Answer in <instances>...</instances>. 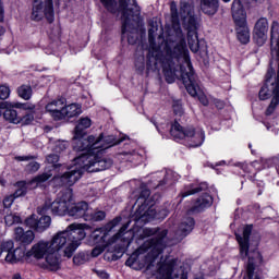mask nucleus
Returning <instances> with one entry per match:
<instances>
[{"instance_id": "1", "label": "nucleus", "mask_w": 279, "mask_h": 279, "mask_svg": "<svg viewBox=\"0 0 279 279\" xmlns=\"http://www.w3.org/2000/svg\"><path fill=\"white\" fill-rule=\"evenodd\" d=\"M156 32L158 26L153 25L148 29V53L146 61V73H162L168 84H173L175 80H182L189 95L197 97L203 106H208V98L202 94L197 75L193 71L191 57L186 48V41L181 39L173 49L169 43L163 48L156 45Z\"/></svg>"}, {"instance_id": "2", "label": "nucleus", "mask_w": 279, "mask_h": 279, "mask_svg": "<svg viewBox=\"0 0 279 279\" xmlns=\"http://www.w3.org/2000/svg\"><path fill=\"white\" fill-rule=\"evenodd\" d=\"M167 229L160 228H145L143 229V239L147 236H154L143 243L136 252L126 259L125 265L128 267H134L136 265V258H142L145 252H148L141 263V267H144L146 271L150 274H157L158 279H187L181 268H178V260L169 257H160L165 247H167Z\"/></svg>"}, {"instance_id": "3", "label": "nucleus", "mask_w": 279, "mask_h": 279, "mask_svg": "<svg viewBox=\"0 0 279 279\" xmlns=\"http://www.w3.org/2000/svg\"><path fill=\"white\" fill-rule=\"evenodd\" d=\"M84 239H86L84 225L72 223L65 230L57 232L50 241L40 240L35 243L28 254L37 260L45 258L41 264L43 269L58 271L61 253L66 258H71Z\"/></svg>"}, {"instance_id": "4", "label": "nucleus", "mask_w": 279, "mask_h": 279, "mask_svg": "<svg viewBox=\"0 0 279 279\" xmlns=\"http://www.w3.org/2000/svg\"><path fill=\"white\" fill-rule=\"evenodd\" d=\"M84 151L78 157L74 158V165L69 166L65 172L54 178V182L60 186H73L84 171L88 173H97V171H106L112 167V159L108 157H99V149L96 150H78Z\"/></svg>"}, {"instance_id": "5", "label": "nucleus", "mask_w": 279, "mask_h": 279, "mask_svg": "<svg viewBox=\"0 0 279 279\" xmlns=\"http://www.w3.org/2000/svg\"><path fill=\"white\" fill-rule=\"evenodd\" d=\"M271 57L270 66L266 73L265 84L259 89V99L265 101L271 99L266 114H274L279 104V23L272 22L270 31Z\"/></svg>"}, {"instance_id": "6", "label": "nucleus", "mask_w": 279, "mask_h": 279, "mask_svg": "<svg viewBox=\"0 0 279 279\" xmlns=\"http://www.w3.org/2000/svg\"><path fill=\"white\" fill-rule=\"evenodd\" d=\"M100 3L111 14L121 12L122 36L123 38L128 37L129 45H136L138 22L141 21V7H138L136 0H100Z\"/></svg>"}, {"instance_id": "7", "label": "nucleus", "mask_w": 279, "mask_h": 279, "mask_svg": "<svg viewBox=\"0 0 279 279\" xmlns=\"http://www.w3.org/2000/svg\"><path fill=\"white\" fill-rule=\"evenodd\" d=\"M170 12L172 23H178L182 19L187 31V45L193 53H197L199 51V39L197 37V19H195L193 5L186 1H181L180 12L178 13V4L171 2Z\"/></svg>"}, {"instance_id": "8", "label": "nucleus", "mask_w": 279, "mask_h": 279, "mask_svg": "<svg viewBox=\"0 0 279 279\" xmlns=\"http://www.w3.org/2000/svg\"><path fill=\"white\" fill-rule=\"evenodd\" d=\"M123 141H125V136L117 138L113 135H108L106 137H104V134H100L98 137L89 135L87 136V140L78 141L76 143V148L85 149L87 151H97V149L101 151L114 147V145H120Z\"/></svg>"}, {"instance_id": "9", "label": "nucleus", "mask_w": 279, "mask_h": 279, "mask_svg": "<svg viewBox=\"0 0 279 279\" xmlns=\"http://www.w3.org/2000/svg\"><path fill=\"white\" fill-rule=\"evenodd\" d=\"M170 134L174 138H186L189 147H202V145H204V141H206L204 130H195L193 126L183 129L178 121H174L172 124Z\"/></svg>"}, {"instance_id": "10", "label": "nucleus", "mask_w": 279, "mask_h": 279, "mask_svg": "<svg viewBox=\"0 0 279 279\" xmlns=\"http://www.w3.org/2000/svg\"><path fill=\"white\" fill-rule=\"evenodd\" d=\"M232 16L235 24V32L238 40L242 45H247L250 43V28L247 27V13L243 9L241 0H233L232 3Z\"/></svg>"}, {"instance_id": "11", "label": "nucleus", "mask_w": 279, "mask_h": 279, "mask_svg": "<svg viewBox=\"0 0 279 279\" xmlns=\"http://www.w3.org/2000/svg\"><path fill=\"white\" fill-rule=\"evenodd\" d=\"M73 204V190H65L61 196H59L51 204H47L43 207L37 208L38 215H45L49 208L51 209L52 215H57L58 217H64V215H69V210Z\"/></svg>"}, {"instance_id": "12", "label": "nucleus", "mask_w": 279, "mask_h": 279, "mask_svg": "<svg viewBox=\"0 0 279 279\" xmlns=\"http://www.w3.org/2000/svg\"><path fill=\"white\" fill-rule=\"evenodd\" d=\"M46 16L48 23H53V0H35L31 19L43 21Z\"/></svg>"}, {"instance_id": "13", "label": "nucleus", "mask_w": 279, "mask_h": 279, "mask_svg": "<svg viewBox=\"0 0 279 279\" xmlns=\"http://www.w3.org/2000/svg\"><path fill=\"white\" fill-rule=\"evenodd\" d=\"M7 263H19L21 258L25 256V253L21 248H14V242L7 241L0 244V256H3Z\"/></svg>"}, {"instance_id": "14", "label": "nucleus", "mask_w": 279, "mask_h": 279, "mask_svg": "<svg viewBox=\"0 0 279 279\" xmlns=\"http://www.w3.org/2000/svg\"><path fill=\"white\" fill-rule=\"evenodd\" d=\"M92 125V121L89 118H81L78 120L77 125L75 126V133H74V137H73V149L74 151H85L86 148H77V142L78 141H88V137H84L86 136V130H88V128H90Z\"/></svg>"}, {"instance_id": "15", "label": "nucleus", "mask_w": 279, "mask_h": 279, "mask_svg": "<svg viewBox=\"0 0 279 279\" xmlns=\"http://www.w3.org/2000/svg\"><path fill=\"white\" fill-rule=\"evenodd\" d=\"M28 228H32L36 232H45L51 226V217L41 216L39 219L36 215H32L25 220Z\"/></svg>"}, {"instance_id": "16", "label": "nucleus", "mask_w": 279, "mask_h": 279, "mask_svg": "<svg viewBox=\"0 0 279 279\" xmlns=\"http://www.w3.org/2000/svg\"><path fill=\"white\" fill-rule=\"evenodd\" d=\"M267 32H269V22L265 17H260L254 27V39L257 45H265L267 40Z\"/></svg>"}, {"instance_id": "17", "label": "nucleus", "mask_w": 279, "mask_h": 279, "mask_svg": "<svg viewBox=\"0 0 279 279\" xmlns=\"http://www.w3.org/2000/svg\"><path fill=\"white\" fill-rule=\"evenodd\" d=\"M250 234H252V225L244 227L242 235L235 234L242 258H246L250 252Z\"/></svg>"}, {"instance_id": "18", "label": "nucleus", "mask_w": 279, "mask_h": 279, "mask_svg": "<svg viewBox=\"0 0 279 279\" xmlns=\"http://www.w3.org/2000/svg\"><path fill=\"white\" fill-rule=\"evenodd\" d=\"M120 223L121 217H116L112 221L107 223L106 230L96 229L90 235L94 243H106V232H111V230H114V228H117V226H119Z\"/></svg>"}, {"instance_id": "19", "label": "nucleus", "mask_w": 279, "mask_h": 279, "mask_svg": "<svg viewBox=\"0 0 279 279\" xmlns=\"http://www.w3.org/2000/svg\"><path fill=\"white\" fill-rule=\"evenodd\" d=\"M66 99L58 98L46 105V112L54 119V121H62V110L64 109V104Z\"/></svg>"}, {"instance_id": "20", "label": "nucleus", "mask_w": 279, "mask_h": 279, "mask_svg": "<svg viewBox=\"0 0 279 279\" xmlns=\"http://www.w3.org/2000/svg\"><path fill=\"white\" fill-rule=\"evenodd\" d=\"M70 217H74V219L85 218V221H88V216L90 215V209L88 208V203L81 202L75 205H71L68 211Z\"/></svg>"}, {"instance_id": "21", "label": "nucleus", "mask_w": 279, "mask_h": 279, "mask_svg": "<svg viewBox=\"0 0 279 279\" xmlns=\"http://www.w3.org/2000/svg\"><path fill=\"white\" fill-rule=\"evenodd\" d=\"M194 228H195V219H193L192 217L183 218L175 232V240L182 241V239H184L185 236H189L190 232H193Z\"/></svg>"}, {"instance_id": "22", "label": "nucleus", "mask_w": 279, "mask_h": 279, "mask_svg": "<svg viewBox=\"0 0 279 279\" xmlns=\"http://www.w3.org/2000/svg\"><path fill=\"white\" fill-rule=\"evenodd\" d=\"M34 239H36L34 231H25L21 227H17L15 229V241H17V243H21V245H31V243L34 242Z\"/></svg>"}, {"instance_id": "23", "label": "nucleus", "mask_w": 279, "mask_h": 279, "mask_svg": "<svg viewBox=\"0 0 279 279\" xmlns=\"http://www.w3.org/2000/svg\"><path fill=\"white\" fill-rule=\"evenodd\" d=\"M150 192L149 190L145 189L141 192L140 197L137 198V204L140 210H146L147 206H154L158 202V195L153 196L149 198Z\"/></svg>"}, {"instance_id": "24", "label": "nucleus", "mask_w": 279, "mask_h": 279, "mask_svg": "<svg viewBox=\"0 0 279 279\" xmlns=\"http://www.w3.org/2000/svg\"><path fill=\"white\" fill-rule=\"evenodd\" d=\"M0 110H5L3 112V118L5 121H9V123H21V117H19V112L12 108H8V102H0ZM1 117V111H0Z\"/></svg>"}, {"instance_id": "25", "label": "nucleus", "mask_w": 279, "mask_h": 279, "mask_svg": "<svg viewBox=\"0 0 279 279\" xmlns=\"http://www.w3.org/2000/svg\"><path fill=\"white\" fill-rule=\"evenodd\" d=\"M82 114V106L78 104H71L66 106L64 102V107L61 113L62 119H74V117H80Z\"/></svg>"}, {"instance_id": "26", "label": "nucleus", "mask_w": 279, "mask_h": 279, "mask_svg": "<svg viewBox=\"0 0 279 279\" xmlns=\"http://www.w3.org/2000/svg\"><path fill=\"white\" fill-rule=\"evenodd\" d=\"M213 206V196L208 194H204L201 197H198L192 207L193 213H202V210H205V208H210Z\"/></svg>"}, {"instance_id": "27", "label": "nucleus", "mask_w": 279, "mask_h": 279, "mask_svg": "<svg viewBox=\"0 0 279 279\" xmlns=\"http://www.w3.org/2000/svg\"><path fill=\"white\" fill-rule=\"evenodd\" d=\"M201 10L204 14L213 16L219 10V0H201Z\"/></svg>"}, {"instance_id": "28", "label": "nucleus", "mask_w": 279, "mask_h": 279, "mask_svg": "<svg viewBox=\"0 0 279 279\" xmlns=\"http://www.w3.org/2000/svg\"><path fill=\"white\" fill-rule=\"evenodd\" d=\"M137 215L142 221H151V219H156V209L153 206H148L146 210L138 207Z\"/></svg>"}, {"instance_id": "29", "label": "nucleus", "mask_w": 279, "mask_h": 279, "mask_svg": "<svg viewBox=\"0 0 279 279\" xmlns=\"http://www.w3.org/2000/svg\"><path fill=\"white\" fill-rule=\"evenodd\" d=\"M208 189V184L202 183L197 187H193V185H190L189 187H185L184 191L181 193L182 197H189V195H195V193H201V191H206Z\"/></svg>"}, {"instance_id": "30", "label": "nucleus", "mask_w": 279, "mask_h": 279, "mask_svg": "<svg viewBox=\"0 0 279 279\" xmlns=\"http://www.w3.org/2000/svg\"><path fill=\"white\" fill-rule=\"evenodd\" d=\"M15 192L13 193V197L19 198V197H25L27 195V182L25 181H20L15 184Z\"/></svg>"}, {"instance_id": "31", "label": "nucleus", "mask_w": 279, "mask_h": 279, "mask_svg": "<svg viewBox=\"0 0 279 279\" xmlns=\"http://www.w3.org/2000/svg\"><path fill=\"white\" fill-rule=\"evenodd\" d=\"M17 95L22 99H25L26 101L28 99H32V86L29 85H22L17 88Z\"/></svg>"}, {"instance_id": "32", "label": "nucleus", "mask_w": 279, "mask_h": 279, "mask_svg": "<svg viewBox=\"0 0 279 279\" xmlns=\"http://www.w3.org/2000/svg\"><path fill=\"white\" fill-rule=\"evenodd\" d=\"M254 269H255V267H254V257L248 255V263H247V266H246L247 276L244 277V279H260L258 277L254 278Z\"/></svg>"}, {"instance_id": "33", "label": "nucleus", "mask_w": 279, "mask_h": 279, "mask_svg": "<svg viewBox=\"0 0 279 279\" xmlns=\"http://www.w3.org/2000/svg\"><path fill=\"white\" fill-rule=\"evenodd\" d=\"M106 219V211L99 210L92 213L89 209L88 220L90 221H104Z\"/></svg>"}, {"instance_id": "34", "label": "nucleus", "mask_w": 279, "mask_h": 279, "mask_svg": "<svg viewBox=\"0 0 279 279\" xmlns=\"http://www.w3.org/2000/svg\"><path fill=\"white\" fill-rule=\"evenodd\" d=\"M50 178H53V173L51 171L44 172L33 179V182H36L37 184H43V182H47V180H50Z\"/></svg>"}, {"instance_id": "35", "label": "nucleus", "mask_w": 279, "mask_h": 279, "mask_svg": "<svg viewBox=\"0 0 279 279\" xmlns=\"http://www.w3.org/2000/svg\"><path fill=\"white\" fill-rule=\"evenodd\" d=\"M135 69L137 71V73H144V71H145V57L144 56H140L135 60Z\"/></svg>"}, {"instance_id": "36", "label": "nucleus", "mask_w": 279, "mask_h": 279, "mask_svg": "<svg viewBox=\"0 0 279 279\" xmlns=\"http://www.w3.org/2000/svg\"><path fill=\"white\" fill-rule=\"evenodd\" d=\"M173 178H178V174L173 173V171H171V170H168L166 172L165 179L162 181H159V184L157 185V187L162 186L165 184H169V181L175 180Z\"/></svg>"}, {"instance_id": "37", "label": "nucleus", "mask_w": 279, "mask_h": 279, "mask_svg": "<svg viewBox=\"0 0 279 279\" xmlns=\"http://www.w3.org/2000/svg\"><path fill=\"white\" fill-rule=\"evenodd\" d=\"M40 169V163L38 161H31L28 165L25 167L26 173H36Z\"/></svg>"}, {"instance_id": "38", "label": "nucleus", "mask_w": 279, "mask_h": 279, "mask_svg": "<svg viewBox=\"0 0 279 279\" xmlns=\"http://www.w3.org/2000/svg\"><path fill=\"white\" fill-rule=\"evenodd\" d=\"M4 221L7 226H14V223L21 222V217L14 215H7L4 217Z\"/></svg>"}, {"instance_id": "39", "label": "nucleus", "mask_w": 279, "mask_h": 279, "mask_svg": "<svg viewBox=\"0 0 279 279\" xmlns=\"http://www.w3.org/2000/svg\"><path fill=\"white\" fill-rule=\"evenodd\" d=\"M128 228H130V222L123 225L121 227V229L119 230V232L113 235V241H111V243H114V241H117L118 239H121L123 236V234H125V232H128Z\"/></svg>"}, {"instance_id": "40", "label": "nucleus", "mask_w": 279, "mask_h": 279, "mask_svg": "<svg viewBox=\"0 0 279 279\" xmlns=\"http://www.w3.org/2000/svg\"><path fill=\"white\" fill-rule=\"evenodd\" d=\"M74 265H84L86 263V254L78 253L73 257Z\"/></svg>"}, {"instance_id": "41", "label": "nucleus", "mask_w": 279, "mask_h": 279, "mask_svg": "<svg viewBox=\"0 0 279 279\" xmlns=\"http://www.w3.org/2000/svg\"><path fill=\"white\" fill-rule=\"evenodd\" d=\"M47 163L48 165H52L53 167H58V165H56V162H58V160H60V156H58L57 154H50L46 157Z\"/></svg>"}, {"instance_id": "42", "label": "nucleus", "mask_w": 279, "mask_h": 279, "mask_svg": "<svg viewBox=\"0 0 279 279\" xmlns=\"http://www.w3.org/2000/svg\"><path fill=\"white\" fill-rule=\"evenodd\" d=\"M10 97V87L5 85L0 86V99L5 100Z\"/></svg>"}, {"instance_id": "43", "label": "nucleus", "mask_w": 279, "mask_h": 279, "mask_svg": "<svg viewBox=\"0 0 279 279\" xmlns=\"http://www.w3.org/2000/svg\"><path fill=\"white\" fill-rule=\"evenodd\" d=\"M20 121H22L23 125H29L34 121V114L27 113L23 118H20Z\"/></svg>"}, {"instance_id": "44", "label": "nucleus", "mask_w": 279, "mask_h": 279, "mask_svg": "<svg viewBox=\"0 0 279 279\" xmlns=\"http://www.w3.org/2000/svg\"><path fill=\"white\" fill-rule=\"evenodd\" d=\"M174 114L178 117H182L184 114V109L182 108V105L180 102H177L172 106Z\"/></svg>"}, {"instance_id": "45", "label": "nucleus", "mask_w": 279, "mask_h": 279, "mask_svg": "<svg viewBox=\"0 0 279 279\" xmlns=\"http://www.w3.org/2000/svg\"><path fill=\"white\" fill-rule=\"evenodd\" d=\"M14 199H16V197H14V194L7 196L3 199L4 208H10V206H12V204H14Z\"/></svg>"}, {"instance_id": "46", "label": "nucleus", "mask_w": 279, "mask_h": 279, "mask_svg": "<svg viewBox=\"0 0 279 279\" xmlns=\"http://www.w3.org/2000/svg\"><path fill=\"white\" fill-rule=\"evenodd\" d=\"M66 147H69V143H66V142H59V143L56 145L54 150H56L57 153L64 151V149H66Z\"/></svg>"}, {"instance_id": "47", "label": "nucleus", "mask_w": 279, "mask_h": 279, "mask_svg": "<svg viewBox=\"0 0 279 279\" xmlns=\"http://www.w3.org/2000/svg\"><path fill=\"white\" fill-rule=\"evenodd\" d=\"M34 158H36V157H34L32 155H28V156H16L15 160H17V162H27L29 160H34Z\"/></svg>"}, {"instance_id": "48", "label": "nucleus", "mask_w": 279, "mask_h": 279, "mask_svg": "<svg viewBox=\"0 0 279 279\" xmlns=\"http://www.w3.org/2000/svg\"><path fill=\"white\" fill-rule=\"evenodd\" d=\"M100 254H104V248H101V246H96L95 248H93L92 256L94 258H97V256H99Z\"/></svg>"}, {"instance_id": "49", "label": "nucleus", "mask_w": 279, "mask_h": 279, "mask_svg": "<svg viewBox=\"0 0 279 279\" xmlns=\"http://www.w3.org/2000/svg\"><path fill=\"white\" fill-rule=\"evenodd\" d=\"M214 104L218 110H223V108H226V102H223V100L214 99Z\"/></svg>"}, {"instance_id": "50", "label": "nucleus", "mask_w": 279, "mask_h": 279, "mask_svg": "<svg viewBox=\"0 0 279 279\" xmlns=\"http://www.w3.org/2000/svg\"><path fill=\"white\" fill-rule=\"evenodd\" d=\"M96 274L99 278H102V279L108 278V272H106V270H97Z\"/></svg>"}, {"instance_id": "51", "label": "nucleus", "mask_w": 279, "mask_h": 279, "mask_svg": "<svg viewBox=\"0 0 279 279\" xmlns=\"http://www.w3.org/2000/svg\"><path fill=\"white\" fill-rule=\"evenodd\" d=\"M3 21V2L0 0V22Z\"/></svg>"}, {"instance_id": "52", "label": "nucleus", "mask_w": 279, "mask_h": 279, "mask_svg": "<svg viewBox=\"0 0 279 279\" xmlns=\"http://www.w3.org/2000/svg\"><path fill=\"white\" fill-rule=\"evenodd\" d=\"M3 34H5V28H3V26H0V36H3Z\"/></svg>"}, {"instance_id": "53", "label": "nucleus", "mask_w": 279, "mask_h": 279, "mask_svg": "<svg viewBox=\"0 0 279 279\" xmlns=\"http://www.w3.org/2000/svg\"><path fill=\"white\" fill-rule=\"evenodd\" d=\"M13 279H23V278L21 277V275L15 274V275L13 276Z\"/></svg>"}, {"instance_id": "54", "label": "nucleus", "mask_w": 279, "mask_h": 279, "mask_svg": "<svg viewBox=\"0 0 279 279\" xmlns=\"http://www.w3.org/2000/svg\"><path fill=\"white\" fill-rule=\"evenodd\" d=\"M151 123L156 125V129L158 130V132H160V129H158V124H156V121L151 120Z\"/></svg>"}, {"instance_id": "55", "label": "nucleus", "mask_w": 279, "mask_h": 279, "mask_svg": "<svg viewBox=\"0 0 279 279\" xmlns=\"http://www.w3.org/2000/svg\"><path fill=\"white\" fill-rule=\"evenodd\" d=\"M194 279H206V278H204V276H197Z\"/></svg>"}, {"instance_id": "56", "label": "nucleus", "mask_w": 279, "mask_h": 279, "mask_svg": "<svg viewBox=\"0 0 279 279\" xmlns=\"http://www.w3.org/2000/svg\"><path fill=\"white\" fill-rule=\"evenodd\" d=\"M255 256H256L257 258H260V253L256 252V253H255Z\"/></svg>"}, {"instance_id": "57", "label": "nucleus", "mask_w": 279, "mask_h": 279, "mask_svg": "<svg viewBox=\"0 0 279 279\" xmlns=\"http://www.w3.org/2000/svg\"><path fill=\"white\" fill-rule=\"evenodd\" d=\"M225 3H230V0H222Z\"/></svg>"}, {"instance_id": "58", "label": "nucleus", "mask_w": 279, "mask_h": 279, "mask_svg": "<svg viewBox=\"0 0 279 279\" xmlns=\"http://www.w3.org/2000/svg\"><path fill=\"white\" fill-rule=\"evenodd\" d=\"M236 167H243V163H236Z\"/></svg>"}, {"instance_id": "59", "label": "nucleus", "mask_w": 279, "mask_h": 279, "mask_svg": "<svg viewBox=\"0 0 279 279\" xmlns=\"http://www.w3.org/2000/svg\"><path fill=\"white\" fill-rule=\"evenodd\" d=\"M220 165H226V161H221Z\"/></svg>"}, {"instance_id": "60", "label": "nucleus", "mask_w": 279, "mask_h": 279, "mask_svg": "<svg viewBox=\"0 0 279 279\" xmlns=\"http://www.w3.org/2000/svg\"><path fill=\"white\" fill-rule=\"evenodd\" d=\"M124 156H128V153H123Z\"/></svg>"}]
</instances>
